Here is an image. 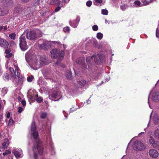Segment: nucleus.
<instances>
[{
  "label": "nucleus",
  "instance_id": "obj_1",
  "mask_svg": "<svg viewBox=\"0 0 159 159\" xmlns=\"http://www.w3.org/2000/svg\"><path fill=\"white\" fill-rule=\"evenodd\" d=\"M31 136L34 139L36 144L34 145L33 150L34 152V159H38V155L35 151L37 149L38 153L40 155H42L43 153V147L39 143L38 138L39 133L37 130L35 122H33L31 125Z\"/></svg>",
  "mask_w": 159,
  "mask_h": 159
},
{
  "label": "nucleus",
  "instance_id": "obj_2",
  "mask_svg": "<svg viewBox=\"0 0 159 159\" xmlns=\"http://www.w3.org/2000/svg\"><path fill=\"white\" fill-rule=\"evenodd\" d=\"M50 53L52 58L54 59L58 58L56 62L57 65L59 64L62 61L65 54L64 50L61 51L56 49L52 50Z\"/></svg>",
  "mask_w": 159,
  "mask_h": 159
},
{
  "label": "nucleus",
  "instance_id": "obj_3",
  "mask_svg": "<svg viewBox=\"0 0 159 159\" xmlns=\"http://www.w3.org/2000/svg\"><path fill=\"white\" fill-rule=\"evenodd\" d=\"M14 66L15 70H14L12 67H10L9 68V70L11 74V77L12 78L13 80H14L16 77L19 79L20 76V74L19 72L20 70L17 64H14Z\"/></svg>",
  "mask_w": 159,
  "mask_h": 159
},
{
  "label": "nucleus",
  "instance_id": "obj_4",
  "mask_svg": "<svg viewBox=\"0 0 159 159\" xmlns=\"http://www.w3.org/2000/svg\"><path fill=\"white\" fill-rule=\"evenodd\" d=\"M133 147L134 149L136 150H143L145 148V146L141 142L136 141L133 145Z\"/></svg>",
  "mask_w": 159,
  "mask_h": 159
},
{
  "label": "nucleus",
  "instance_id": "obj_5",
  "mask_svg": "<svg viewBox=\"0 0 159 159\" xmlns=\"http://www.w3.org/2000/svg\"><path fill=\"white\" fill-rule=\"evenodd\" d=\"M51 42L48 41L41 44H38V47L40 49L48 50L51 48Z\"/></svg>",
  "mask_w": 159,
  "mask_h": 159
},
{
  "label": "nucleus",
  "instance_id": "obj_6",
  "mask_svg": "<svg viewBox=\"0 0 159 159\" xmlns=\"http://www.w3.org/2000/svg\"><path fill=\"white\" fill-rule=\"evenodd\" d=\"M94 61L96 63L100 64L105 61L104 56L102 54H98L94 56Z\"/></svg>",
  "mask_w": 159,
  "mask_h": 159
},
{
  "label": "nucleus",
  "instance_id": "obj_7",
  "mask_svg": "<svg viewBox=\"0 0 159 159\" xmlns=\"http://www.w3.org/2000/svg\"><path fill=\"white\" fill-rule=\"evenodd\" d=\"M26 36L27 39H29V37L30 40H35L38 39L35 32L34 31H30L29 33L27 32Z\"/></svg>",
  "mask_w": 159,
  "mask_h": 159
},
{
  "label": "nucleus",
  "instance_id": "obj_8",
  "mask_svg": "<svg viewBox=\"0 0 159 159\" xmlns=\"http://www.w3.org/2000/svg\"><path fill=\"white\" fill-rule=\"evenodd\" d=\"M20 47L21 49L23 51H25L28 48V46L27 44L26 40H20Z\"/></svg>",
  "mask_w": 159,
  "mask_h": 159
},
{
  "label": "nucleus",
  "instance_id": "obj_9",
  "mask_svg": "<svg viewBox=\"0 0 159 159\" xmlns=\"http://www.w3.org/2000/svg\"><path fill=\"white\" fill-rule=\"evenodd\" d=\"M149 154L152 157H157L159 155L158 152L154 149H151L149 151Z\"/></svg>",
  "mask_w": 159,
  "mask_h": 159
},
{
  "label": "nucleus",
  "instance_id": "obj_10",
  "mask_svg": "<svg viewBox=\"0 0 159 159\" xmlns=\"http://www.w3.org/2000/svg\"><path fill=\"white\" fill-rule=\"evenodd\" d=\"M2 3L5 7L11 6L13 3L11 0H2Z\"/></svg>",
  "mask_w": 159,
  "mask_h": 159
},
{
  "label": "nucleus",
  "instance_id": "obj_11",
  "mask_svg": "<svg viewBox=\"0 0 159 159\" xmlns=\"http://www.w3.org/2000/svg\"><path fill=\"white\" fill-rule=\"evenodd\" d=\"M9 44L7 40H0V46L4 48H8Z\"/></svg>",
  "mask_w": 159,
  "mask_h": 159
},
{
  "label": "nucleus",
  "instance_id": "obj_12",
  "mask_svg": "<svg viewBox=\"0 0 159 159\" xmlns=\"http://www.w3.org/2000/svg\"><path fill=\"white\" fill-rule=\"evenodd\" d=\"M152 100L154 102H158L159 101V93L154 92L152 94Z\"/></svg>",
  "mask_w": 159,
  "mask_h": 159
},
{
  "label": "nucleus",
  "instance_id": "obj_13",
  "mask_svg": "<svg viewBox=\"0 0 159 159\" xmlns=\"http://www.w3.org/2000/svg\"><path fill=\"white\" fill-rule=\"evenodd\" d=\"M8 10L7 8L5 7H2L0 8V15L1 16H4L5 14L7 13Z\"/></svg>",
  "mask_w": 159,
  "mask_h": 159
},
{
  "label": "nucleus",
  "instance_id": "obj_14",
  "mask_svg": "<svg viewBox=\"0 0 159 159\" xmlns=\"http://www.w3.org/2000/svg\"><path fill=\"white\" fill-rule=\"evenodd\" d=\"M37 97L38 94H36V95L29 94L27 96L28 98L29 99V100L32 101H34L35 100V98Z\"/></svg>",
  "mask_w": 159,
  "mask_h": 159
},
{
  "label": "nucleus",
  "instance_id": "obj_15",
  "mask_svg": "<svg viewBox=\"0 0 159 159\" xmlns=\"http://www.w3.org/2000/svg\"><path fill=\"white\" fill-rule=\"evenodd\" d=\"M40 64L42 65L47 64V59L45 57H40Z\"/></svg>",
  "mask_w": 159,
  "mask_h": 159
},
{
  "label": "nucleus",
  "instance_id": "obj_16",
  "mask_svg": "<svg viewBox=\"0 0 159 159\" xmlns=\"http://www.w3.org/2000/svg\"><path fill=\"white\" fill-rule=\"evenodd\" d=\"M78 83L80 87H83L86 84V81L84 80H81L78 81Z\"/></svg>",
  "mask_w": 159,
  "mask_h": 159
},
{
  "label": "nucleus",
  "instance_id": "obj_17",
  "mask_svg": "<svg viewBox=\"0 0 159 159\" xmlns=\"http://www.w3.org/2000/svg\"><path fill=\"white\" fill-rule=\"evenodd\" d=\"M154 136L155 138L159 140V129H157L155 130Z\"/></svg>",
  "mask_w": 159,
  "mask_h": 159
},
{
  "label": "nucleus",
  "instance_id": "obj_18",
  "mask_svg": "<svg viewBox=\"0 0 159 159\" xmlns=\"http://www.w3.org/2000/svg\"><path fill=\"white\" fill-rule=\"evenodd\" d=\"M78 63L81 64L83 65H85V62L84 61V58H81L78 59L76 61Z\"/></svg>",
  "mask_w": 159,
  "mask_h": 159
},
{
  "label": "nucleus",
  "instance_id": "obj_19",
  "mask_svg": "<svg viewBox=\"0 0 159 159\" xmlns=\"http://www.w3.org/2000/svg\"><path fill=\"white\" fill-rule=\"evenodd\" d=\"M48 116V113L46 112H42L40 115V118L41 119H45Z\"/></svg>",
  "mask_w": 159,
  "mask_h": 159
},
{
  "label": "nucleus",
  "instance_id": "obj_20",
  "mask_svg": "<svg viewBox=\"0 0 159 159\" xmlns=\"http://www.w3.org/2000/svg\"><path fill=\"white\" fill-rule=\"evenodd\" d=\"M9 75L8 73L6 72L4 74L3 79L5 81H8L9 80Z\"/></svg>",
  "mask_w": 159,
  "mask_h": 159
},
{
  "label": "nucleus",
  "instance_id": "obj_21",
  "mask_svg": "<svg viewBox=\"0 0 159 159\" xmlns=\"http://www.w3.org/2000/svg\"><path fill=\"white\" fill-rule=\"evenodd\" d=\"M12 153H13L15 156L16 158H18L20 156L21 154L20 152L17 151H14L12 152Z\"/></svg>",
  "mask_w": 159,
  "mask_h": 159
},
{
  "label": "nucleus",
  "instance_id": "obj_22",
  "mask_svg": "<svg viewBox=\"0 0 159 159\" xmlns=\"http://www.w3.org/2000/svg\"><path fill=\"white\" fill-rule=\"evenodd\" d=\"M152 146L154 148L159 149V142L156 141L152 145Z\"/></svg>",
  "mask_w": 159,
  "mask_h": 159
},
{
  "label": "nucleus",
  "instance_id": "obj_23",
  "mask_svg": "<svg viewBox=\"0 0 159 159\" xmlns=\"http://www.w3.org/2000/svg\"><path fill=\"white\" fill-rule=\"evenodd\" d=\"M153 2L152 0H142V2L145 5H148L149 3L152 2Z\"/></svg>",
  "mask_w": 159,
  "mask_h": 159
},
{
  "label": "nucleus",
  "instance_id": "obj_24",
  "mask_svg": "<svg viewBox=\"0 0 159 159\" xmlns=\"http://www.w3.org/2000/svg\"><path fill=\"white\" fill-rule=\"evenodd\" d=\"M94 55H93L92 56L89 58L88 57H87L86 58V62L87 64H88V66H89V65L91 64V60L93 58V57H94Z\"/></svg>",
  "mask_w": 159,
  "mask_h": 159
},
{
  "label": "nucleus",
  "instance_id": "obj_25",
  "mask_svg": "<svg viewBox=\"0 0 159 159\" xmlns=\"http://www.w3.org/2000/svg\"><path fill=\"white\" fill-rule=\"evenodd\" d=\"M51 42V43H53L55 44H57V45L58 46V45H60L61 46H62L64 48V49H65V46L63 44H61L59 42H58L57 41H50Z\"/></svg>",
  "mask_w": 159,
  "mask_h": 159
},
{
  "label": "nucleus",
  "instance_id": "obj_26",
  "mask_svg": "<svg viewBox=\"0 0 159 159\" xmlns=\"http://www.w3.org/2000/svg\"><path fill=\"white\" fill-rule=\"evenodd\" d=\"M21 10V8L20 7H16L14 10V12L15 13H18Z\"/></svg>",
  "mask_w": 159,
  "mask_h": 159
},
{
  "label": "nucleus",
  "instance_id": "obj_27",
  "mask_svg": "<svg viewBox=\"0 0 159 159\" xmlns=\"http://www.w3.org/2000/svg\"><path fill=\"white\" fill-rule=\"evenodd\" d=\"M7 88L4 87L2 89V94L3 96H4L7 93Z\"/></svg>",
  "mask_w": 159,
  "mask_h": 159
},
{
  "label": "nucleus",
  "instance_id": "obj_28",
  "mask_svg": "<svg viewBox=\"0 0 159 159\" xmlns=\"http://www.w3.org/2000/svg\"><path fill=\"white\" fill-rule=\"evenodd\" d=\"M37 102L39 103H40L41 102H42L43 101V98L41 97L38 96L35 98V100Z\"/></svg>",
  "mask_w": 159,
  "mask_h": 159
},
{
  "label": "nucleus",
  "instance_id": "obj_29",
  "mask_svg": "<svg viewBox=\"0 0 159 159\" xmlns=\"http://www.w3.org/2000/svg\"><path fill=\"white\" fill-rule=\"evenodd\" d=\"M156 141L153 138L152 136H150V139L149 140V142L150 144L152 145Z\"/></svg>",
  "mask_w": 159,
  "mask_h": 159
},
{
  "label": "nucleus",
  "instance_id": "obj_30",
  "mask_svg": "<svg viewBox=\"0 0 159 159\" xmlns=\"http://www.w3.org/2000/svg\"><path fill=\"white\" fill-rule=\"evenodd\" d=\"M34 78V77L32 75L28 76L27 77V80L28 82H31Z\"/></svg>",
  "mask_w": 159,
  "mask_h": 159
},
{
  "label": "nucleus",
  "instance_id": "obj_31",
  "mask_svg": "<svg viewBox=\"0 0 159 159\" xmlns=\"http://www.w3.org/2000/svg\"><path fill=\"white\" fill-rule=\"evenodd\" d=\"M24 77H21L19 79L18 83L19 84L21 85L23 84V82L24 81Z\"/></svg>",
  "mask_w": 159,
  "mask_h": 159
},
{
  "label": "nucleus",
  "instance_id": "obj_32",
  "mask_svg": "<svg viewBox=\"0 0 159 159\" xmlns=\"http://www.w3.org/2000/svg\"><path fill=\"white\" fill-rule=\"evenodd\" d=\"M128 7L127 5H126L125 4H123L120 5V8L122 10H125Z\"/></svg>",
  "mask_w": 159,
  "mask_h": 159
},
{
  "label": "nucleus",
  "instance_id": "obj_33",
  "mask_svg": "<svg viewBox=\"0 0 159 159\" xmlns=\"http://www.w3.org/2000/svg\"><path fill=\"white\" fill-rule=\"evenodd\" d=\"M16 36V34L15 33H12L10 34L9 35L10 38H11V39L13 40H14L15 39Z\"/></svg>",
  "mask_w": 159,
  "mask_h": 159
},
{
  "label": "nucleus",
  "instance_id": "obj_34",
  "mask_svg": "<svg viewBox=\"0 0 159 159\" xmlns=\"http://www.w3.org/2000/svg\"><path fill=\"white\" fill-rule=\"evenodd\" d=\"M14 120H13L12 118H11L8 121V126H10L11 125H12L13 124V123H14Z\"/></svg>",
  "mask_w": 159,
  "mask_h": 159
},
{
  "label": "nucleus",
  "instance_id": "obj_35",
  "mask_svg": "<svg viewBox=\"0 0 159 159\" xmlns=\"http://www.w3.org/2000/svg\"><path fill=\"white\" fill-rule=\"evenodd\" d=\"M97 37L98 39H101L103 37V35L101 33H98L97 34Z\"/></svg>",
  "mask_w": 159,
  "mask_h": 159
},
{
  "label": "nucleus",
  "instance_id": "obj_36",
  "mask_svg": "<svg viewBox=\"0 0 159 159\" xmlns=\"http://www.w3.org/2000/svg\"><path fill=\"white\" fill-rule=\"evenodd\" d=\"M11 153V152L9 150H6L5 152L2 153V155L4 156L9 154Z\"/></svg>",
  "mask_w": 159,
  "mask_h": 159
},
{
  "label": "nucleus",
  "instance_id": "obj_37",
  "mask_svg": "<svg viewBox=\"0 0 159 159\" xmlns=\"http://www.w3.org/2000/svg\"><path fill=\"white\" fill-rule=\"evenodd\" d=\"M63 30L65 32L69 33L70 31V29L69 27L66 26L64 28Z\"/></svg>",
  "mask_w": 159,
  "mask_h": 159
},
{
  "label": "nucleus",
  "instance_id": "obj_38",
  "mask_svg": "<svg viewBox=\"0 0 159 159\" xmlns=\"http://www.w3.org/2000/svg\"><path fill=\"white\" fill-rule=\"evenodd\" d=\"M102 13L103 15H107L108 13V11L107 10L103 9L102 11Z\"/></svg>",
  "mask_w": 159,
  "mask_h": 159
},
{
  "label": "nucleus",
  "instance_id": "obj_39",
  "mask_svg": "<svg viewBox=\"0 0 159 159\" xmlns=\"http://www.w3.org/2000/svg\"><path fill=\"white\" fill-rule=\"evenodd\" d=\"M2 145L4 148H7L8 146V143H7L4 142Z\"/></svg>",
  "mask_w": 159,
  "mask_h": 159
},
{
  "label": "nucleus",
  "instance_id": "obj_40",
  "mask_svg": "<svg viewBox=\"0 0 159 159\" xmlns=\"http://www.w3.org/2000/svg\"><path fill=\"white\" fill-rule=\"evenodd\" d=\"M53 3L57 4L58 5H60L61 3L59 0H53Z\"/></svg>",
  "mask_w": 159,
  "mask_h": 159
},
{
  "label": "nucleus",
  "instance_id": "obj_41",
  "mask_svg": "<svg viewBox=\"0 0 159 159\" xmlns=\"http://www.w3.org/2000/svg\"><path fill=\"white\" fill-rule=\"evenodd\" d=\"M13 54L12 53H10L8 54H6L5 55V57L7 58H9L11 57L12 56Z\"/></svg>",
  "mask_w": 159,
  "mask_h": 159
},
{
  "label": "nucleus",
  "instance_id": "obj_42",
  "mask_svg": "<svg viewBox=\"0 0 159 159\" xmlns=\"http://www.w3.org/2000/svg\"><path fill=\"white\" fill-rule=\"evenodd\" d=\"M92 28L94 31H97L98 29V27L97 25H95L93 26Z\"/></svg>",
  "mask_w": 159,
  "mask_h": 159
},
{
  "label": "nucleus",
  "instance_id": "obj_43",
  "mask_svg": "<svg viewBox=\"0 0 159 159\" xmlns=\"http://www.w3.org/2000/svg\"><path fill=\"white\" fill-rule=\"evenodd\" d=\"M92 3V2L91 1H88L86 2V5L88 7H90L91 6Z\"/></svg>",
  "mask_w": 159,
  "mask_h": 159
},
{
  "label": "nucleus",
  "instance_id": "obj_44",
  "mask_svg": "<svg viewBox=\"0 0 159 159\" xmlns=\"http://www.w3.org/2000/svg\"><path fill=\"white\" fill-rule=\"evenodd\" d=\"M134 4L135 5H137L138 6H139L140 5L141 2L139 1H136L134 2Z\"/></svg>",
  "mask_w": 159,
  "mask_h": 159
},
{
  "label": "nucleus",
  "instance_id": "obj_45",
  "mask_svg": "<svg viewBox=\"0 0 159 159\" xmlns=\"http://www.w3.org/2000/svg\"><path fill=\"white\" fill-rule=\"evenodd\" d=\"M51 97L54 99H56L57 96V93H52L51 95Z\"/></svg>",
  "mask_w": 159,
  "mask_h": 159
},
{
  "label": "nucleus",
  "instance_id": "obj_46",
  "mask_svg": "<svg viewBox=\"0 0 159 159\" xmlns=\"http://www.w3.org/2000/svg\"><path fill=\"white\" fill-rule=\"evenodd\" d=\"M93 45L96 47H97V48H99V47L98 46V43L97 42V40L94 41V42H93Z\"/></svg>",
  "mask_w": 159,
  "mask_h": 159
},
{
  "label": "nucleus",
  "instance_id": "obj_47",
  "mask_svg": "<svg viewBox=\"0 0 159 159\" xmlns=\"http://www.w3.org/2000/svg\"><path fill=\"white\" fill-rule=\"evenodd\" d=\"M11 51L10 49H6L5 51V53L6 54H8L9 53H11Z\"/></svg>",
  "mask_w": 159,
  "mask_h": 159
},
{
  "label": "nucleus",
  "instance_id": "obj_48",
  "mask_svg": "<svg viewBox=\"0 0 159 159\" xmlns=\"http://www.w3.org/2000/svg\"><path fill=\"white\" fill-rule=\"evenodd\" d=\"M22 104L24 106H25L26 105V102L25 100H23L21 101Z\"/></svg>",
  "mask_w": 159,
  "mask_h": 159
},
{
  "label": "nucleus",
  "instance_id": "obj_49",
  "mask_svg": "<svg viewBox=\"0 0 159 159\" xmlns=\"http://www.w3.org/2000/svg\"><path fill=\"white\" fill-rule=\"evenodd\" d=\"M6 117L7 118H9L10 117V114L9 112H7L6 113Z\"/></svg>",
  "mask_w": 159,
  "mask_h": 159
},
{
  "label": "nucleus",
  "instance_id": "obj_50",
  "mask_svg": "<svg viewBox=\"0 0 159 159\" xmlns=\"http://www.w3.org/2000/svg\"><path fill=\"white\" fill-rule=\"evenodd\" d=\"M25 39L24 35L22 34L20 36V40H25Z\"/></svg>",
  "mask_w": 159,
  "mask_h": 159
},
{
  "label": "nucleus",
  "instance_id": "obj_51",
  "mask_svg": "<svg viewBox=\"0 0 159 159\" xmlns=\"http://www.w3.org/2000/svg\"><path fill=\"white\" fill-rule=\"evenodd\" d=\"M23 111V108L21 107H18V112L19 113H21Z\"/></svg>",
  "mask_w": 159,
  "mask_h": 159
},
{
  "label": "nucleus",
  "instance_id": "obj_52",
  "mask_svg": "<svg viewBox=\"0 0 159 159\" xmlns=\"http://www.w3.org/2000/svg\"><path fill=\"white\" fill-rule=\"evenodd\" d=\"M80 20V18L79 17H78L76 18L75 21L76 23L77 24L79 22Z\"/></svg>",
  "mask_w": 159,
  "mask_h": 159
},
{
  "label": "nucleus",
  "instance_id": "obj_53",
  "mask_svg": "<svg viewBox=\"0 0 159 159\" xmlns=\"http://www.w3.org/2000/svg\"><path fill=\"white\" fill-rule=\"evenodd\" d=\"M61 9V7H57L55 9V11L56 12L58 11Z\"/></svg>",
  "mask_w": 159,
  "mask_h": 159
},
{
  "label": "nucleus",
  "instance_id": "obj_54",
  "mask_svg": "<svg viewBox=\"0 0 159 159\" xmlns=\"http://www.w3.org/2000/svg\"><path fill=\"white\" fill-rule=\"evenodd\" d=\"M95 2L97 3H101L102 2V0H95Z\"/></svg>",
  "mask_w": 159,
  "mask_h": 159
},
{
  "label": "nucleus",
  "instance_id": "obj_55",
  "mask_svg": "<svg viewBox=\"0 0 159 159\" xmlns=\"http://www.w3.org/2000/svg\"><path fill=\"white\" fill-rule=\"evenodd\" d=\"M42 35H43V34H42V33L41 32H39V33L38 34V36L37 37L38 38V37H39V38L41 37L42 36Z\"/></svg>",
  "mask_w": 159,
  "mask_h": 159
},
{
  "label": "nucleus",
  "instance_id": "obj_56",
  "mask_svg": "<svg viewBox=\"0 0 159 159\" xmlns=\"http://www.w3.org/2000/svg\"><path fill=\"white\" fill-rule=\"evenodd\" d=\"M30 0H21V2L23 3H27Z\"/></svg>",
  "mask_w": 159,
  "mask_h": 159
},
{
  "label": "nucleus",
  "instance_id": "obj_57",
  "mask_svg": "<svg viewBox=\"0 0 159 159\" xmlns=\"http://www.w3.org/2000/svg\"><path fill=\"white\" fill-rule=\"evenodd\" d=\"M159 122V120L157 119V120H155L154 123H155V124H157Z\"/></svg>",
  "mask_w": 159,
  "mask_h": 159
},
{
  "label": "nucleus",
  "instance_id": "obj_58",
  "mask_svg": "<svg viewBox=\"0 0 159 159\" xmlns=\"http://www.w3.org/2000/svg\"><path fill=\"white\" fill-rule=\"evenodd\" d=\"M3 118V115L2 114H0V122L2 121Z\"/></svg>",
  "mask_w": 159,
  "mask_h": 159
},
{
  "label": "nucleus",
  "instance_id": "obj_59",
  "mask_svg": "<svg viewBox=\"0 0 159 159\" xmlns=\"http://www.w3.org/2000/svg\"><path fill=\"white\" fill-rule=\"evenodd\" d=\"M66 76L68 78H70L71 77V76L70 75H69L68 74Z\"/></svg>",
  "mask_w": 159,
  "mask_h": 159
},
{
  "label": "nucleus",
  "instance_id": "obj_60",
  "mask_svg": "<svg viewBox=\"0 0 159 159\" xmlns=\"http://www.w3.org/2000/svg\"><path fill=\"white\" fill-rule=\"evenodd\" d=\"M7 26H5L4 27V30H6L7 29Z\"/></svg>",
  "mask_w": 159,
  "mask_h": 159
},
{
  "label": "nucleus",
  "instance_id": "obj_61",
  "mask_svg": "<svg viewBox=\"0 0 159 159\" xmlns=\"http://www.w3.org/2000/svg\"><path fill=\"white\" fill-rule=\"evenodd\" d=\"M37 0V3L38 4L40 2V0Z\"/></svg>",
  "mask_w": 159,
  "mask_h": 159
},
{
  "label": "nucleus",
  "instance_id": "obj_62",
  "mask_svg": "<svg viewBox=\"0 0 159 159\" xmlns=\"http://www.w3.org/2000/svg\"><path fill=\"white\" fill-rule=\"evenodd\" d=\"M75 110H73L72 108H71L70 109V112H72L73 111H74Z\"/></svg>",
  "mask_w": 159,
  "mask_h": 159
},
{
  "label": "nucleus",
  "instance_id": "obj_63",
  "mask_svg": "<svg viewBox=\"0 0 159 159\" xmlns=\"http://www.w3.org/2000/svg\"><path fill=\"white\" fill-rule=\"evenodd\" d=\"M3 26H0V31L3 28Z\"/></svg>",
  "mask_w": 159,
  "mask_h": 159
},
{
  "label": "nucleus",
  "instance_id": "obj_64",
  "mask_svg": "<svg viewBox=\"0 0 159 159\" xmlns=\"http://www.w3.org/2000/svg\"><path fill=\"white\" fill-rule=\"evenodd\" d=\"M144 133V132H141V133H140L139 134V135H140L141 134H143Z\"/></svg>",
  "mask_w": 159,
  "mask_h": 159
}]
</instances>
